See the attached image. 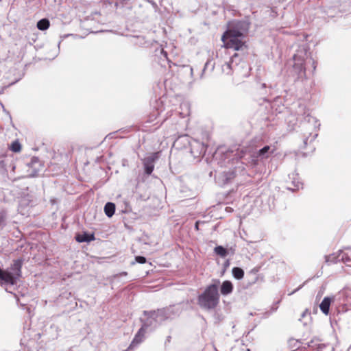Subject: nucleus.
<instances>
[{"label": "nucleus", "instance_id": "nucleus-11", "mask_svg": "<svg viewBox=\"0 0 351 351\" xmlns=\"http://www.w3.org/2000/svg\"><path fill=\"white\" fill-rule=\"evenodd\" d=\"M105 214L111 217L115 212V204L112 202H108L104 206Z\"/></svg>", "mask_w": 351, "mask_h": 351}, {"label": "nucleus", "instance_id": "nucleus-17", "mask_svg": "<svg viewBox=\"0 0 351 351\" xmlns=\"http://www.w3.org/2000/svg\"><path fill=\"white\" fill-rule=\"evenodd\" d=\"M270 149V147L268 145L265 146L257 152V156H261L265 158H267L268 156L265 155Z\"/></svg>", "mask_w": 351, "mask_h": 351}, {"label": "nucleus", "instance_id": "nucleus-18", "mask_svg": "<svg viewBox=\"0 0 351 351\" xmlns=\"http://www.w3.org/2000/svg\"><path fill=\"white\" fill-rule=\"evenodd\" d=\"M160 112L158 109H154L152 112L150 113V114L148 117L147 121L148 122H153L154 121L157 117L160 115Z\"/></svg>", "mask_w": 351, "mask_h": 351}, {"label": "nucleus", "instance_id": "nucleus-21", "mask_svg": "<svg viewBox=\"0 0 351 351\" xmlns=\"http://www.w3.org/2000/svg\"><path fill=\"white\" fill-rule=\"evenodd\" d=\"M195 228L197 230H199V221L195 223Z\"/></svg>", "mask_w": 351, "mask_h": 351}, {"label": "nucleus", "instance_id": "nucleus-23", "mask_svg": "<svg viewBox=\"0 0 351 351\" xmlns=\"http://www.w3.org/2000/svg\"><path fill=\"white\" fill-rule=\"evenodd\" d=\"M312 61H313V68L315 69L316 68V62L314 60H312Z\"/></svg>", "mask_w": 351, "mask_h": 351}, {"label": "nucleus", "instance_id": "nucleus-19", "mask_svg": "<svg viewBox=\"0 0 351 351\" xmlns=\"http://www.w3.org/2000/svg\"><path fill=\"white\" fill-rule=\"evenodd\" d=\"M135 260L137 263L144 264L146 263V258L144 256H136Z\"/></svg>", "mask_w": 351, "mask_h": 351}, {"label": "nucleus", "instance_id": "nucleus-12", "mask_svg": "<svg viewBox=\"0 0 351 351\" xmlns=\"http://www.w3.org/2000/svg\"><path fill=\"white\" fill-rule=\"evenodd\" d=\"M145 334V330L144 328H141L138 332L136 334L133 341H132V344H134V343H139L142 341V339L144 337Z\"/></svg>", "mask_w": 351, "mask_h": 351}, {"label": "nucleus", "instance_id": "nucleus-20", "mask_svg": "<svg viewBox=\"0 0 351 351\" xmlns=\"http://www.w3.org/2000/svg\"><path fill=\"white\" fill-rule=\"evenodd\" d=\"M207 147H208L207 144H206L204 143H202L201 144V151H200V153L205 154L206 152V149H207Z\"/></svg>", "mask_w": 351, "mask_h": 351}, {"label": "nucleus", "instance_id": "nucleus-14", "mask_svg": "<svg viewBox=\"0 0 351 351\" xmlns=\"http://www.w3.org/2000/svg\"><path fill=\"white\" fill-rule=\"evenodd\" d=\"M232 274L235 278L239 280L243 278L244 271L241 268L236 267L232 269Z\"/></svg>", "mask_w": 351, "mask_h": 351}, {"label": "nucleus", "instance_id": "nucleus-16", "mask_svg": "<svg viewBox=\"0 0 351 351\" xmlns=\"http://www.w3.org/2000/svg\"><path fill=\"white\" fill-rule=\"evenodd\" d=\"M214 250L217 255L221 257H226L228 254L227 250L221 245L215 247Z\"/></svg>", "mask_w": 351, "mask_h": 351}, {"label": "nucleus", "instance_id": "nucleus-15", "mask_svg": "<svg viewBox=\"0 0 351 351\" xmlns=\"http://www.w3.org/2000/svg\"><path fill=\"white\" fill-rule=\"evenodd\" d=\"M10 149L13 152H20L21 150V145L18 140H16L11 143Z\"/></svg>", "mask_w": 351, "mask_h": 351}, {"label": "nucleus", "instance_id": "nucleus-1", "mask_svg": "<svg viewBox=\"0 0 351 351\" xmlns=\"http://www.w3.org/2000/svg\"><path fill=\"white\" fill-rule=\"evenodd\" d=\"M248 29V24L244 21H237L234 25L226 30L221 36L223 47L226 49H233L239 51L247 48L245 41L242 40L244 32Z\"/></svg>", "mask_w": 351, "mask_h": 351}, {"label": "nucleus", "instance_id": "nucleus-24", "mask_svg": "<svg viewBox=\"0 0 351 351\" xmlns=\"http://www.w3.org/2000/svg\"><path fill=\"white\" fill-rule=\"evenodd\" d=\"M226 66L228 69H230V63H227Z\"/></svg>", "mask_w": 351, "mask_h": 351}, {"label": "nucleus", "instance_id": "nucleus-3", "mask_svg": "<svg viewBox=\"0 0 351 351\" xmlns=\"http://www.w3.org/2000/svg\"><path fill=\"white\" fill-rule=\"evenodd\" d=\"M22 264L23 262L21 259L13 261L11 269L13 271H16L14 274L8 271L2 270L0 268V280L6 284L15 285L16 280L21 276Z\"/></svg>", "mask_w": 351, "mask_h": 351}, {"label": "nucleus", "instance_id": "nucleus-8", "mask_svg": "<svg viewBox=\"0 0 351 351\" xmlns=\"http://www.w3.org/2000/svg\"><path fill=\"white\" fill-rule=\"evenodd\" d=\"M232 291H233L232 283L229 280L223 281L221 286V289H220L221 293L223 295H227L231 293L232 292Z\"/></svg>", "mask_w": 351, "mask_h": 351}, {"label": "nucleus", "instance_id": "nucleus-13", "mask_svg": "<svg viewBox=\"0 0 351 351\" xmlns=\"http://www.w3.org/2000/svg\"><path fill=\"white\" fill-rule=\"evenodd\" d=\"M50 26V22L47 19H43L37 23V28L44 31L47 29Z\"/></svg>", "mask_w": 351, "mask_h": 351}, {"label": "nucleus", "instance_id": "nucleus-22", "mask_svg": "<svg viewBox=\"0 0 351 351\" xmlns=\"http://www.w3.org/2000/svg\"><path fill=\"white\" fill-rule=\"evenodd\" d=\"M162 53L165 55V56L167 58V53L162 49Z\"/></svg>", "mask_w": 351, "mask_h": 351}, {"label": "nucleus", "instance_id": "nucleus-2", "mask_svg": "<svg viewBox=\"0 0 351 351\" xmlns=\"http://www.w3.org/2000/svg\"><path fill=\"white\" fill-rule=\"evenodd\" d=\"M214 284L208 285L204 291L199 295V304L207 309L215 308L219 302V293L218 292V287L220 283L219 280H216Z\"/></svg>", "mask_w": 351, "mask_h": 351}, {"label": "nucleus", "instance_id": "nucleus-6", "mask_svg": "<svg viewBox=\"0 0 351 351\" xmlns=\"http://www.w3.org/2000/svg\"><path fill=\"white\" fill-rule=\"evenodd\" d=\"M293 60H294V64L293 67L298 70L300 72L302 71L303 73H305V66H304V59L300 57V55L295 54L293 56Z\"/></svg>", "mask_w": 351, "mask_h": 351}, {"label": "nucleus", "instance_id": "nucleus-9", "mask_svg": "<svg viewBox=\"0 0 351 351\" xmlns=\"http://www.w3.org/2000/svg\"><path fill=\"white\" fill-rule=\"evenodd\" d=\"M145 315L150 319L158 321V317H163L165 315V311L162 309H158L156 311H145Z\"/></svg>", "mask_w": 351, "mask_h": 351}, {"label": "nucleus", "instance_id": "nucleus-4", "mask_svg": "<svg viewBox=\"0 0 351 351\" xmlns=\"http://www.w3.org/2000/svg\"><path fill=\"white\" fill-rule=\"evenodd\" d=\"M158 158V153H154L151 156L147 157L143 160V166L145 173L150 175L154 169V162Z\"/></svg>", "mask_w": 351, "mask_h": 351}, {"label": "nucleus", "instance_id": "nucleus-7", "mask_svg": "<svg viewBox=\"0 0 351 351\" xmlns=\"http://www.w3.org/2000/svg\"><path fill=\"white\" fill-rule=\"evenodd\" d=\"M95 239L94 234H88L83 232L82 234H77L75 236V240L79 243L90 242Z\"/></svg>", "mask_w": 351, "mask_h": 351}, {"label": "nucleus", "instance_id": "nucleus-5", "mask_svg": "<svg viewBox=\"0 0 351 351\" xmlns=\"http://www.w3.org/2000/svg\"><path fill=\"white\" fill-rule=\"evenodd\" d=\"M317 134L305 138L303 141V145L301 146V149L304 152V154H307L313 152L315 149L314 141Z\"/></svg>", "mask_w": 351, "mask_h": 351}, {"label": "nucleus", "instance_id": "nucleus-10", "mask_svg": "<svg viewBox=\"0 0 351 351\" xmlns=\"http://www.w3.org/2000/svg\"><path fill=\"white\" fill-rule=\"evenodd\" d=\"M331 302H332L331 298H330L328 297H326L324 298V300H322V302H321V304L319 305L320 310L322 311V312L323 313H324L326 315H328V313H329L330 306Z\"/></svg>", "mask_w": 351, "mask_h": 351}]
</instances>
